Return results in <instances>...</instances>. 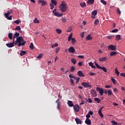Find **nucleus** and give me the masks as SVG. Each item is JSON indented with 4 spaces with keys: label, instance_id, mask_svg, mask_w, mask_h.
<instances>
[{
    "label": "nucleus",
    "instance_id": "aec40b11",
    "mask_svg": "<svg viewBox=\"0 0 125 125\" xmlns=\"http://www.w3.org/2000/svg\"><path fill=\"white\" fill-rule=\"evenodd\" d=\"M99 115H100V117L101 118H103V114H102V108H100V109L98 111Z\"/></svg>",
    "mask_w": 125,
    "mask_h": 125
},
{
    "label": "nucleus",
    "instance_id": "ddd939ff",
    "mask_svg": "<svg viewBox=\"0 0 125 125\" xmlns=\"http://www.w3.org/2000/svg\"><path fill=\"white\" fill-rule=\"evenodd\" d=\"M69 52H71V53H74L75 52V48L73 47H70L68 48Z\"/></svg>",
    "mask_w": 125,
    "mask_h": 125
},
{
    "label": "nucleus",
    "instance_id": "473e14b6",
    "mask_svg": "<svg viewBox=\"0 0 125 125\" xmlns=\"http://www.w3.org/2000/svg\"><path fill=\"white\" fill-rule=\"evenodd\" d=\"M76 42H77V41H76V39L75 38H72L71 43H72L73 44H75V43H76Z\"/></svg>",
    "mask_w": 125,
    "mask_h": 125
},
{
    "label": "nucleus",
    "instance_id": "5701e85b",
    "mask_svg": "<svg viewBox=\"0 0 125 125\" xmlns=\"http://www.w3.org/2000/svg\"><path fill=\"white\" fill-rule=\"evenodd\" d=\"M94 101H96V102H97L98 103H100V102H101V100H100L98 98H94Z\"/></svg>",
    "mask_w": 125,
    "mask_h": 125
},
{
    "label": "nucleus",
    "instance_id": "13d9d810",
    "mask_svg": "<svg viewBox=\"0 0 125 125\" xmlns=\"http://www.w3.org/2000/svg\"><path fill=\"white\" fill-rule=\"evenodd\" d=\"M76 79V83H78L80 82V77H77Z\"/></svg>",
    "mask_w": 125,
    "mask_h": 125
},
{
    "label": "nucleus",
    "instance_id": "72a5a7b5",
    "mask_svg": "<svg viewBox=\"0 0 125 125\" xmlns=\"http://www.w3.org/2000/svg\"><path fill=\"white\" fill-rule=\"evenodd\" d=\"M29 48H30L31 50H33V49H34V44L33 43V42L31 43V44H30Z\"/></svg>",
    "mask_w": 125,
    "mask_h": 125
},
{
    "label": "nucleus",
    "instance_id": "4d7b16f0",
    "mask_svg": "<svg viewBox=\"0 0 125 125\" xmlns=\"http://www.w3.org/2000/svg\"><path fill=\"white\" fill-rule=\"evenodd\" d=\"M8 20H12V16H10V17H8L6 18Z\"/></svg>",
    "mask_w": 125,
    "mask_h": 125
},
{
    "label": "nucleus",
    "instance_id": "4c0bfd02",
    "mask_svg": "<svg viewBox=\"0 0 125 125\" xmlns=\"http://www.w3.org/2000/svg\"><path fill=\"white\" fill-rule=\"evenodd\" d=\"M46 4H47V3L46 2V1H45L44 0L43 1L41 4V6H44V5H46Z\"/></svg>",
    "mask_w": 125,
    "mask_h": 125
},
{
    "label": "nucleus",
    "instance_id": "bb28decb",
    "mask_svg": "<svg viewBox=\"0 0 125 125\" xmlns=\"http://www.w3.org/2000/svg\"><path fill=\"white\" fill-rule=\"evenodd\" d=\"M13 36V34L12 33H9L8 34V38L10 39V40H12V37Z\"/></svg>",
    "mask_w": 125,
    "mask_h": 125
},
{
    "label": "nucleus",
    "instance_id": "5fc2aeb1",
    "mask_svg": "<svg viewBox=\"0 0 125 125\" xmlns=\"http://www.w3.org/2000/svg\"><path fill=\"white\" fill-rule=\"evenodd\" d=\"M15 30H19L20 31L21 30V27L20 26H18L16 28Z\"/></svg>",
    "mask_w": 125,
    "mask_h": 125
},
{
    "label": "nucleus",
    "instance_id": "0e129e2a",
    "mask_svg": "<svg viewBox=\"0 0 125 125\" xmlns=\"http://www.w3.org/2000/svg\"><path fill=\"white\" fill-rule=\"evenodd\" d=\"M88 114H89L90 116V115H91V116H92V115H93V112L91 111H89Z\"/></svg>",
    "mask_w": 125,
    "mask_h": 125
},
{
    "label": "nucleus",
    "instance_id": "6e6552de",
    "mask_svg": "<svg viewBox=\"0 0 125 125\" xmlns=\"http://www.w3.org/2000/svg\"><path fill=\"white\" fill-rule=\"evenodd\" d=\"M108 47L110 50H116L117 49V47L113 45H110Z\"/></svg>",
    "mask_w": 125,
    "mask_h": 125
},
{
    "label": "nucleus",
    "instance_id": "bf43d9fd",
    "mask_svg": "<svg viewBox=\"0 0 125 125\" xmlns=\"http://www.w3.org/2000/svg\"><path fill=\"white\" fill-rule=\"evenodd\" d=\"M78 65L80 67H82V66H83V62H79Z\"/></svg>",
    "mask_w": 125,
    "mask_h": 125
},
{
    "label": "nucleus",
    "instance_id": "2f4dec72",
    "mask_svg": "<svg viewBox=\"0 0 125 125\" xmlns=\"http://www.w3.org/2000/svg\"><path fill=\"white\" fill-rule=\"evenodd\" d=\"M69 77L70 78V79H74V80H76V77L74 76V75H73L72 74L69 75Z\"/></svg>",
    "mask_w": 125,
    "mask_h": 125
},
{
    "label": "nucleus",
    "instance_id": "4468645a",
    "mask_svg": "<svg viewBox=\"0 0 125 125\" xmlns=\"http://www.w3.org/2000/svg\"><path fill=\"white\" fill-rule=\"evenodd\" d=\"M85 123L86 125H91V121L89 118H86L85 121Z\"/></svg>",
    "mask_w": 125,
    "mask_h": 125
},
{
    "label": "nucleus",
    "instance_id": "f03ea898",
    "mask_svg": "<svg viewBox=\"0 0 125 125\" xmlns=\"http://www.w3.org/2000/svg\"><path fill=\"white\" fill-rule=\"evenodd\" d=\"M59 7L61 12H66L67 11V5L65 3V1H62Z\"/></svg>",
    "mask_w": 125,
    "mask_h": 125
},
{
    "label": "nucleus",
    "instance_id": "412c9836",
    "mask_svg": "<svg viewBox=\"0 0 125 125\" xmlns=\"http://www.w3.org/2000/svg\"><path fill=\"white\" fill-rule=\"evenodd\" d=\"M51 2L52 4H53V5L56 6L57 4V1H56V0H51Z\"/></svg>",
    "mask_w": 125,
    "mask_h": 125
},
{
    "label": "nucleus",
    "instance_id": "a211bd4d",
    "mask_svg": "<svg viewBox=\"0 0 125 125\" xmlns=\"http://www.w3.org/2000/svg\"><path fill=\"white\" fill-rule=\"evenodd\" d=\"M6 46H7V47H9V48H11V47H13V46H14V43H7L6 44Z\"/></svg>",
    "mask_w": 125,
    "mask_h": 125
},
{
    "label": "nucleus",
    "instance_id": "f8f14e48",
    "mask_svg": "<svg viewBox=\"0 0 125 125\" xmlns=\"http://www.w3.org/2000/svg\"><path fill=\"white\" fill-rule=\"evenodd\" d=\"M91 93L92 94V95H93L94 97L97 96V93H96V91L94 90H91Z\"/></svg>",
    "mask_w": 125,
    "mask_h": 125
},
{
    "label": "nucleus",
    "instance_id": "cd10ccee",
    "mask_svg": "<svg viewBox=\"0 0 125 125\" xmlns=\"http://www.w3.org/2000/svg\"><path fill=\"white\" fill-rule=\"evenodd\" d=\"M27 53L25 51H21L20 53V56H23V55H25V54Z\"/></svg>",
    "mask_w": 125,
    "mask_h": 125
},
{
    "label": "nucleus",
    "instance_id": "3c124183",
    "mask_svg": "<svg viewBox=\"0 0 125 125\" xmlns=\"http://www.w3.org/2000/svg\"><path fill=\"white\" fill-rule=\"evenodd\" d=\"M57 108L60 110V103H58Z\"/></svg>",
    "mask_w": 125,
    "mask_h": 125
},
{
    "label": "nucleus",
    "instance_id": "680f3d73",
    "mask_svg": "<svg viewBox=\"0 0 125 125\" xmlns=\"http://www.w3.org/2000/svg\"><path fill=\"white\" fill-rule=\"evenodd\" d=\"M89 75H90L91 76H95V73H93V72H90L89 73Z\"/></svg>",
    "mask_w": 125,
    "mask_h": 125
},
{
    "label": "nucleus",
    "instance_id": "0eeeda50",
    "mask_svg": "<svg viewBox=\"0 0 125 125\" xmlns=\"http://www.w3.org/2000/svg\"><path fill=\"white\" fill-rule=\"evenodd\" d=\"M73 108L75 112H79L80 111V106L78 104L74 105Z\"/></svg>",
    "mask_w": 125,
    "mask_h": 125
},
{
    "label": "nucleus",
    "instance_id": "f3484780",
    "mask_svg": "<svg viewBox=\"0 0 125 125\" xmlns=\"http://www.w3.org/2000/svg\"><path fill=\"white\" fill-rule=\"evenodd\" d=\"M88 65H89V66H90V67H91V68H92V69H95L96 68V66H95V65H93V63H92V62H89Z\"/></svg>",
    "mask_w": 125,
    "mask_h": 125
},
{
    "label": "nucleus",
    "instance_id": "4be33fe9",
    "mask_svg": "<svg viewBox=\"0 0 125 125\" xmlns=\"http://www.w3.org/2000/svg\"><path fill=\"white\" fill-rule=\"evenodd\" d=\"M14 23L17 24V25H19V23H21V21L20 20H16L14 21Z\"/></svg>",
    "mask_w": 125,
    "mask_h": 125
},
{
    "label": "nucleus",
    "instance_id": "c756f323",
    "mask_svg": "<svg viewBox=\"0 0 125 125\" xmlns=\"http://www.w3.org/2000/svg\"><path fill=\"white\" fill-rule=\"evenodd\" d=\"M95 64L96 67H97L98 69H101V68L102 67V66L99 65L98 63H96V62H95Z\"/></svg>",
    "mask_w": 125,
    "mask_h": 125
},
{
    "label": "nucleus",
    "instance_id": "58836bf2",
    "mask_svg": "<svg viewBox=\"0 0 125 125\" xmlns=\"http://www.w3.org/2000/svg\"><path fill=\"white\" fill-rule=\"evenodd\" d=\"M115 74H117V76H118V77L120 76V72H119L117 68L115 69Z\"/></svg>",
    "mask_w": 125,
    "mask_h": 125
},
{
    "label": "nucleus",
    "instance_id": "e2e57ef3",
    "mask_svg": "<svg viewBox=\"0 0 125 125\" xmlns=\"http://www.w3.org/2000/svg\"><path fill=\"white\" fill-rule=\"evenodd\" d=\"M120 76H121V77H124L125 78V73H120Z\"/></svg>",
    "mask_w": 125,
    "mask_h": 125
},
{
    "label": "nucleus",
    "instance_id": "6ab92c4d",
    "mask_svg": "<svg viewBox=\"0 0 125 125\" xmlns=\"http://www.w3.org/2000/svg\"><path fill=\"white\" fill-rule=\"evenodd\" d=\"M87 3L89 5H91V4H93V3H94V0H88L87 1Z\"/></svg>",
    "mask_w": 125,
    "mask_h": 125
},
{
    "label": "nucleus",
    "instance_id": "9d476101",
    "mask_svg": "<svg viewBox=\"0 0 125 125\" xmlns=\"http://www.w3.org/2000/svg\"><path fill=\"white\" fill-rule=\"evenodd\" d=\"M11 13H12V10H10V11H8L7 13H5L4 16L5 18H7L8 16L10 15V14H11Z\"/></svg>",
    "mask_w": 125,
    "mask_h": 125
},
{
    "label": "nucleus",
    "instance_id": "774afa93",
    "mask_svg": "<svg viewBox=\"0 0 125 125\" xmlns=\"http://www.w3.org/2000/svg\"><path fill=\"white\" fill-rule=\"evenodd\" d=\"M62 22H63L64 23H65V22H66V18H62Z\"/></svg>",
    "mask_w": 125,
    "mask_h": 125
},
{
    "label": "nucleus",
    "instance_id": "f704fd0d",
    "mask_svg": "<svg viewBox=\"0 0 125 125\" xmlns=\"http://www.w3.org/2000/svg\"><path fill=\"white\" fill-rule=\"evenodd\" d=\"M56 32H57V34H60L62 33V30H61V29H56Z\"/></svg>",
    "mask_w": 125,
    "mask_h": 125
},
{
    "label": "nucleus",
    "instance_id": "49530a36",
    "mask_svg": "<svg viewBox=\"0 0 125 125\" xmlns=\"http://www.w3.org/2000/svg\"><path fill=\"white\" fill-rule=\"evenodd\" d=\"M42 57V54H40L37 56V58H38V59H41Z\"/></svg>",
    "mask_w": 125,
    "mask_h": 125
},
{
    "label": "nucleus",
    "instance_id": "a878e982",
    "mask_svg": "<svg viewBox=\"0 0 125 125\" xmlns=\"http://www.w3.org/2000/svg\"><path fill=\"white\" fill-rule=\"evenodd\" d=\"M118 54V53L117 52H111L110 54V55L111 56H115V55Z\"/></svg>",
    "mask_w": 125,
    "mask_h": 125
},
{
    "label": "nucleus",
    "instance_id": "dca6fc26",
    "mask_svg": "<svg viewBox=\"0 0 125 125\" xmlns=\"http://www.w3.org/2000/svg\"><path fill=\"white\" fill-rule=\"evenodd\" d=\"M77 74L79 76V77H84V75H83V72L82 71L79 70L78 71Z\"/></svg>",
    "mask_w": 125,
    "mask_h": 125
},
{
    "label": "nucleus",
    "instance_id": "1a4fd4ad",
    "mask_svg": "<svg viewBox=\"0 0 125 125\" xmlns=\"http://www.w3.org/2000/svg\"><path fill=\"white\" fill-rule=\"evenodd\" d=\"M75 122H76V124L77 125H82V121L81 120V119H80L78 118H75Z\"/></svg>",
    "mask_w": 125,
    "mask_h": 125
},
{
    "label": "nucleus",
    "instance_id": "7c9ffc66",
    "mask_svg": "<svg viewBox=\"0 0 125 125\" xmlns=\"http://www.w3.org/2000/svg\"><path fill=\"white\" fill-rule=\"evenodd\" d=\"M75 70H76V68L75 67V66H72L71 67L70 72H71V73H73V72H74V71H75Z\"/></svg>",
    "mask_w": 125,
    "mask_h": 125
},
{
    "label": "nucleus",
    "instance_id": "b1692460",
    "mask_svg": "<svg viewBox=\"0 0 125 125\" xmlns=\"http://www.w3.org/2000/svg\"><path fill=\"white\" fill-rule=\"evenodd\" d=\"M87 41H91L92 40V37L90 36V35H88L86 38Z\"/></svg>",
    "mask_w": 125,
    "mask_h": 125
},
{
    "label": "nucleus",
    "instance_id": "338daca9",
    "mask_svg": "<svg viewBox=\"0 0 125 125\" xmlns=\"http://www.w3.org/2000/svg\"><path fill=\"white\" fill-rule=\"evenodd\" d=\"M86 118H87L86 119H89V118H90V115L88 113V114L86 115Z\"/></svg>",
    "mask_w": 125,
    "mask_h": 125
},
{
    "label": "nucleus",
    "instance_id": "a19ab883",
    "mask_svg": "<svg viewBox=\"0 0 125 125\" xmlns=\"http://www.w3.org/2000/svg\"><path fill=\"white\" fill-rule=\"evenodd\" d=\"M72 36H73V34L72 33L70 34V35L68 37V42H70L71 40H72Z\"/></svg>",
    "mask_w": 125,
    "mask_h": 125
},
{
    "label": "nucleus",
    "instance_id": "c03bdc74",
    "mask_svg": "<svg viewBox=\"0 0 125 125\" xmlns=\"http://www.w3.org/2000/svg\"><path fill=\"white\" fill-rule=\"evenodd\" d=\"M107 93H108V95L110 96V95H112V94L113 93V92L112 91V90H107Z\"/></svg>",
    "mask_w": 125,
    "mask_h": 125
},
{
    "label": "nucleus",
    "instance_id": "37998d69",
    "mask_svg": "<svg viewBox=\"0 0 125 125\" xmlns=\"http://www.w3.org/2000/svg\"><path fill=\"white\" fill-rule=\"evenodd\" d=\"M95 25H98L99 24V21H98V19H97L94 21Z\"/></svg>",
    "mask_w": 125,
    "mask_h": 125
},
{
    "label": "nucleus",
    "instance_id": "39448f33",
    "mask_svg": "<svg viewBox=\"0 0 125 125\" xmlns=\"http://www.w3.org/2000/svg\"><path fill=\"white\" fill-rule=\"evenodd\" d=\"M97 15V11L94 10L91 13V17L92 19H95V16Z\"/></svg>",
    "mask_w": 125,
    "mask_h": 125
},
{
    "label": "nucleus",
    "instance_id": "de8ad7c7",
    "mask_svg": "<svg viewBox=\"0 0 125 125\" xmlns=\"http://www.w3.org/2000/svg\"><path fill=\"white\" fill-rule=\"evenodd\" d=\"M117 32H119V29H115L112 30V33H117Z\"/></svg>",
    "mask_w": 125,
    "mask_h": 125
},
{
    "label": "nucleus",
    "instance_id": "f257e3e1",
    "mask_svg": "<svg viewBox=\"0 0 125 125\" xmlns=\"http://www.w3.org/2000/svg\"><path fill=\"white\" fill-rule=\"evenodd\" d=\"M20 35V34L16 32L13 37V39H17V40L15 42V45L18 44V46H21L22 45H25V43H26V41H24L23 37H19Z\"/></svg>",
    "mask_w": 125,
    "mask_h": 125
},
{
    "label": "nucleus",
    "instance_id": "6e6d98bb",
    "mask_svg": "<svg viewBox=\"0 0 125 125\" xmlns=\"http://www.w3.org/2000/svg\"><path fill=\"white\" fill-rule=\"evenodd\" d=\"M78 57V58H81V59H83V58H84V57L83 55H79Z\"/></svg>",
    "mask_w": 125,
    "mask_h": 125
},
{
    "label": "nucleus",
    "instance_id": "a18cd8bd",
    "mask_svg": "<svg viewBox=\"0 0 125 125\" xmlns=\"http://www.w3.org/2000/svg\"><path fill=\"white\" fill-rule=\"evenodd\" d=\"M116 12L117 14H119V15H121V10H120V9L119 8H117Z\"/></svg>",
    "mask_w": 125,
    "mask_h": 125
},
{
    "label": "nucleus",
    "instance_id": "69168bd1",
    "mask_svg": "<svg viewBox=\"0 0 125 125\" xmlns=\"http://www.w3.org/2000/svg\"><path fill=\"white\" fill-rule=\"evenodd\" d=\"M72 31V28L69 27V28H68L67 32H71Z\"/></svg>",
    "mask_w": 125,
    "mask_h": 125
},
{
    "label": "nucleus",
    "instance_id": "864d4df0",
    "mask_svg": "<svg viewBox=\"0 0 125 125\" xmlns=\"http://www.w3.org/2000/svg\"><path fill=\"white\" fill-rule=\"evenodd\" d=\"M111 81H112V83H113L114 84H116V81H115V79H114L113 77H112Z\"/></svg>",
    "mask_w": 125,
    "mask_h": 125
},
{
    "label": "nucleus",
    "instance_id": "9b49d317",
    "mask_svg": "<svg viewBox=\"0 0 125 125\" xmlns=\"http://www.w3.org/2000/svg\"><path fill=\"white\" fill-rule=\"evenodd\" d=\"M100 62H104L107 61V57H102L99 59Z\"/></svg>",
    "mask_w": 125,
    "mask_h": 125
},
{
    "label": "nucleus",
    "instance_id": "423d86ee",
    "mask_svg": "<svg viewBox=\"0 0 125 125\" xmlns=\"http://www.w3.org/2000/svg\"><path fill=\"white\" fill-rule=\"evenodd\" d=\"M96 90L97 91H99L100 95H103V94L104 93V90H103V89L101 88L100 87H97Z\"/></svg>",
    "mask_w": 125,
    "mask_h": 125
},
{
    "label": "nucleus",
    "instance_id": "c9c22d12",
    "mask_svg": "<svg viewBox=\"0 0 125 125\" xmlns=\"http://www.w3.org/2000/svg\"><path fill=\"white\" fill-rule=\"evenodd\" d=\"M119 40H121V35H117L116 36V41H119Z\"/></svg>",
    "mask_w": 125,
    "mask_h": 125
},
{
    "label": "nucleus",
    "instance_id": "e433bc0d",
    "mask_svg": "<svg viewBox=\"0 0 125 125\" xmlns=\"http://www.w3.org/2000/svg\"><path fill=\"white\" fill-rule=\"evenodd\" d=\"M80 6H81V7H85V2L80 3Z\"/></svg>",
    "mask_w": 125,
    "mask_h": 125
},
{
    "label": "nucleus",
    "instance_id": "052dcab7",
    "mask_svg": "<svg viewBox=\"0 0 125 125\" xmlns=\"http://www.w3.org/2000/svg\"><path fill=\"white\" fill-rule=\"evenodd\" d=\"M113 37H114V35H111V36H107V38L109 40H111V39H112Z\"/></svg>",
    "mask_w": 125,
    "mask_h": 125
},
{
    "label": "nucleus",
    "instance_id": "393cba45",
    "mask_svg": "<svg viewBox=\"0 0 125 125\" xmlns=\"http://www.w3.org/2000/svg\"><path fill=\"white\" fill-rule=\"evenodd\" d=\"M71 62L73 63V65H75V64L77 63V60H76V59H71Z\"/></svg>",
    "mask_w": 125,
    "mask_h": 125
},
{
    "label": "nucleus",
    "instance_id": "ea45409f",
    "mask_svg": "<svg viewBox=\"0 0 125 125\" xmlns=\"http://www.w3.org/2000/svg\"><path fill=\"white\" fill-rule=\"evenodd\" d=\"M34 23H40V21L38 20V19L35 18V20H34Z\"/></svg>",
    "mask_w": 125,
    "mask_h": 125
},
{
    "label": "nucleus",
    "instance_id": "20e7f679",
    "mask_svg": "<svg viewBox=\"0 0 125 125\" xmlns=\"http://www.w3.org/2000/svg\"><path fill=\"white\" fill-rule=\"evenodd\" d=\"M82 85L84 87L87 88V87H92V86L89 84V83H85L83 82L81 83Z\"/></svg>",
    "mask_w": 125,
    "mask_h": 125
},
{
    "label": "nucleus",
    "instance_id": "2eb2a0df",
    "mask_svg": "<svg viewBox=\"0 0 125 125\" xmlns=\"http://www.w3.org/2000/svg\"><path fill=\"white\" fill-rule=\"evenodd\" d=\"M67 104L69 107H74V104H73V102L71 101H67Z\"/></svg>",
    "mask_w": 125,
    "mask_h": 125
},
{
    "label": "nucleus",
    "instance_id": "c85d7f7f",
    "mask_svg": "<svg viewBox=\"0 0 125 125\" xmlns=\"http://www.w3.org/2000/svg\"><path fill=\"white\" fill-rule=\"evenodd\" d=\"M101 69L104 71V73H107V68H106L104 66L102 67Z\"/></svg>",
    "mask_w": 125,
    "mask_h": 125
},
{
    "label": "nucleus",
    "instance_id": "79ce46f5",
    "mask_svg": "<svg viewBox=\"0 0 125 125\" xmlns=\"http://www.w3.org/2000/svg\"><path fill=\"white\" fill-rule=\"evenodd\" d=\"M101 2L104 5L107 4V2H106V1H105L104 0H101Z\"/></svg>",
    "mask_w": 125,
    "mask_h": 125
},
{
    "label": "nucleus",
    "instance_id": "603ef678",
    "mask_svg": "<svg viewBox=\"0 0 125 125\" xmlns=\"http://www.w3.org/2000/svg\"><path fill=\"white\" fill-rule=\"evenodd\" d=\"M59 50H60V48L57 47L56 49V53H58L59 52Z\"/></svg>",
    "mask_w": 125,
    "mask_h": 125
},
{
    "label": "nucleus",
    "instance_id": "7ed1b4c3",
    "mask_svg": "<svg viewBox=\"0 0 125 125\" xmlns=\"http://www.w3.org/2000/svg\"><path fill=\"white\" fill-rule=\"evenodd\" d=\"M53 14L55 16H56L57 17H61V16H63V14L61 13L59 14V13L57 12V10L56 9H54L53 11Z\"/></svg>",
    "mask_w": 125,
    "mask_h": 125
},
{
    "label": "nucleus",
    "instance_id": "8fccbe9b",
    "mask_svg": "<svg viewBox=\"0 0 125 125\" xmlns=\"http://www.w3.org/2000/svg\"><path fill=\"white\" fill-rule=\"evenodd\" d=\"M70 83H71V85H74L75 84V83H74V80L72 79H70Z\"/></svg>",
    "mask_w": 125,
    "mask_h": 125
},
{
    "label": "nucleus",
    "instance_id": "09e8293b",
    "mask_svg": "<svg viewBox=\"0 0 125 125\" xmlns=\"http://www.w3.org/2000/svg\"><path fill=\"white\" fill-rule=\"evenodd\" d=\"M50 9H53L54 8V5H53L51 3H50Z\"/></svg>",
    "mask_w": 125,
    "mask_h": 125
}]
</instances>
